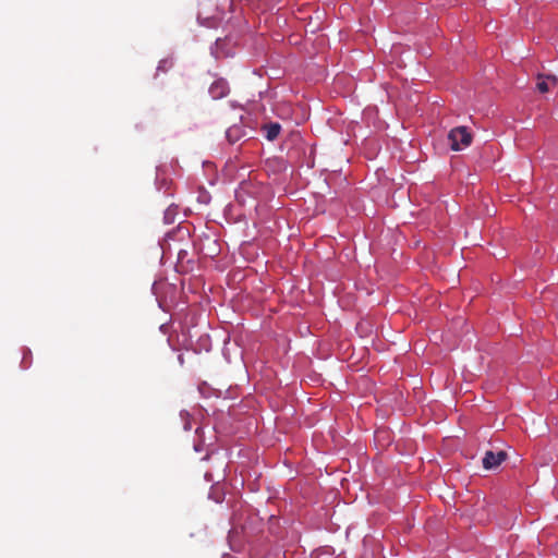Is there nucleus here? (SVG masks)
Masks as SVG:
<instances>
[{
	"instance_id": "nucleus-7",
	"label": "nucleus",
	"mask_w": 558,
	"mask_h": 558,
	"mask_svg": "<svg viewBox=\"0 0 558 558\" xmlns=\"http://www.w3.org/2000/svg\"><path fill=\"white\" fill-rule=\"evenodd\" d=\"M365 352H366V351H364V350L357 351V353H359V354H357V355H359V356H357V357H359V360H362V359L364 357Z\"/></svg>"
},
{
	"instance_id": "nucleus-3",
	"label": "nucleus",
	"mask_w": 558,
	"mask_h": 558,
	"mask_svg": "<svg viewBox=\"0 0 558 558\" xmlns=\"http://www.w3.org/2000/svg\"><path fill=\"white\" fill-rule=\"evenodd\" d=\"M558 80L554 75H537L536 88L539 93H547L551 87L557 86Z\"/></svg>"
},
{
	"instance_id": "nucleus-6",
	"label": "nucleus",
	"mask_w": 558,
	"mask_h": 558,
	"mask_svg": "<svg viewBox=\"0 0 558 558\" xmlns=\"http://www.w3.org/2000/svg\"><path fill=\"white\" fill-rule=\"evenodd\" d=\"M241 128L234 125L226 131V136L230 143H235L241 137Z\"/></svg>"
},
{
	"instance_id": "nucleus-2",
	"label": "nucleus",
	"mask_w": 558,
	"mask_h": 558,
	"mask_svg": "<svg viewBox=\"0 0 558 558\" xmlns=\"http://www.w3.org/2000/svg\"><path fill=\"white\" fill-rule=\"evenodd\" d=\"M507 458L506 451H498L494 452L492 450H488L485 452V456L483 458V468L485 470H493L498 468Z\"/></svg>"
},
{
	"instance_id": "nucleus-4",
	"label": "nucleus",
	"mask_w": 558,
	"mask_h": 558,
	"mask_svg": "<svg viewBox=\"0 0 558 558\" xmlns=\"http://www.w3.org/2000/svg\"><path fill=\"white\" fill-rule=\"evenodd\" d=\"M229 86L225 81L214 82L209 87V94L214 99H219L227 96Z\"/></svg>"
},
{
	"instance_id": "nucleus-5",
	"label": "nucleus",
	"mask_w": 558,
	"mask_h": 558,
	"mask_svg": "<svg viewBox=\"0 0 558 558\" xmlns=\"http://www.w3.org/2000/svg\"><path fill=\"white\" fill-rule=\"evenodd\" d=\"M281 126L278 123H270L265 125L266 138L269 141H274L278 137L280 133Z\"/></svg>"
},
{
	"instance_id": "nucleus-1",
	"label": "nucleus",
	"mask_w": 558,
	"mask_h": 558,
	"mask_svg": "<svg viewBox=\"0 0 558 558\" xmlns=\"http://www.w3.org/2000/svg\"><path fill=\"white\" fill-rule=\"evenodd\" d=\"M448 141L452 150H461L472 143V134L466 126H457L448 134Z\"/></svg>"
}]
</instances>
